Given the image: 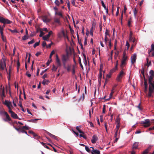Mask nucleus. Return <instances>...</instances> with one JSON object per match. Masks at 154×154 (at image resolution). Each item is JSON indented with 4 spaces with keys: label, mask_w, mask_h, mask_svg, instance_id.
<instances>
[{
    "label": "nucleus",
    "mask_w": 154,
    "mask_h": 154,
    "mask_svg": "<svg viewBox=\"0 0 154 154\" xmlns=\"http://www.w3.org/2000/svg\"><path fill=\"white\" fill-rule=\"evenodd\" d=\"M38 120H39L38 119H32L30 120H29L28 121H29V122H35V121Z\"/></svg>",
    "instance_id": "3c124183"
},
{
    "label": "nucleus",
    "mask_w": 154,
    "mask_h": 154,
    "mask_svg": "<svg viewBox=\"0 0 154 154\" xmlns=\"http://www.w3.org/2000/svg\"><path fill=\"white\" fill-rule=\"evenodd\" d=\"M0 22L4 24L2 26H1L2 31H3V28L5 27V24H11L12 23L11 21L8 19L5 18L1 16H0Z\"/></svg>",
    "instance_id": "f257e3e1"
},
{
    "label": "nucleus",
    "mask_w": 154,
    "mask_h": 154,
    "mask_svg": "<svg viewBox=\"0 0 154 154\" xmlns=\"http://www.w3.org/2000/svg\"><path fill=\"white\" fill-rule=\"evenodd\" d=\"M53 33L52 31H50L48 34L43 37V39L44 40L48 41V38L50 37V35Z\"/></svg>",
    "instance_id": "0eeeda50"
},
{
    "label": "nucleus",
    "mask_w": 154,
    "mask_h": 154,
    "mask_svg": "<svg viewBox=\"0 0 154 154\" xmlns=\"http://www.w3.org/2000/svg\"><path fill=\"white\" fill-rule=\"evenodd\" d=\"M21 128H22V129H23L24 130V129L26 130H28L29 129V127L26 126V125L25 126H23Z\"/></svg>",
    "instance_id": "ea45409f"
},
{
    "label": "nucleus",
    "mask_w": 154,
    "mask_h": 154,
    "mask_svg": "<svg viewBox=\"0 0 154 154\" xmlns=\"http://www.w3.org/2000/svg\"><path fill=\"white\" fill-rule=\"evenodd\" d=\"M56 61L57 63V66H61V63L60 60L57 54H56Z\"/></svg>",
    "instance_id": "2eb2a0df"
},
{
    "label": "nucleus",
    "mask_w": 154,
    "mask_h": 154,
    "mask_svg": "<svg viewBox=\"0 0 154 154\" xmlns=\"http://www.w3.org/2000/svg\"><path fill=\"white\" fill-rule=\"evenodd\" d=\"M109 31L107 29H106V32H105V36H107V35H109Z\"/></svg>",
    "instance_id": "f704fd0d"
},
{
    "label": "nucleus",
    "mask_w": 154,
    "mask_h": 154,
    "mask_svg": "<svg viewBox=\"0 0 154 154\" xmlns=\"http://www.w3.org/2000/svg\"><path fill=\"white\" fill-rule=\"evenodd\" d=\"M133 33L131 31H130V33L129 37V41H131L133 40L132 37Z\"/></svg>",
    "instance_id": "cd10ccee"
},
{
    "label": "nucleus",
    "mask_w": 154,
    "mask_h": 154,
    "mask_svg": "<svg viewBox=\"0 0 154 154\" xmlns=\"http://www.w3.org/2000/svg\"><path fill=\"white\" fill-rule=\"evenodd\" d=\"M54 22L57 23L59 24H60V18H54Z\"/></svg>",
    "instance_id": "a878e982"
},
{
    "label": "nucleus",
    "mask_w": 154,
    "mask_h": 154,
    "mask_svg": "<svg viewBox=\"0 0 154 154\" xmlns=\"http://www.w3.org/2000/svg\"><path fill=\"white\" fill-rule=\"evenodd\" d=\"M34 42H35L34 40V39H33L30 41L28 42V44L29 45H30V44L33 43Z\"/></svg>",
    "instance_id": "5fc2aeb1"
},
{
    "label": "nucleus",
    "mask_w": 154,
    "mask_h": 154,
    "mask_svg": "<svg viewBox=\"0 0 154 154\" xmlns=\"http://www.w3.org/2000/svg\"><path fill=\"white\" fill-rule=\"evenodd\" d=\"M118 69V68H116V67H114L109 72V74L111 75H112V74L115 72Z\"/></svg>",
    "instance_id": "4be33fe9"
},
{
    "label": "nucleus",
    "mask_w": 154,
    "mask_h": 154,
    "mask_svg": "<svg viewBox=\"0 0 154 154\" xmlns=\"http://www.w3.org/2000/svg\"><path fill=\"white\" fill-rule=\"evenodd\" d=\"M2 96H3V97H5V90H4V88H3L2 90Z\"/></svg>",
    "instance_id": "37998d69"
},
{
    "label": "nucleus",
    "mask_w": 154,
    "mask_h": 154,
    "mask_svg": "<svg viewBox=\"0 0 154 154\" xmlns=\"http://www.w3.org/2000/svg\"><path fill=\"white\" fill-rule=\"evenodd\" d=\"M137 10L136 9V8H135L133 10V12L134 16L135 17H136V14L137 13Z\"/></svg>",
    "instance_id": "c756f323"
},
{
    "label": "nucleus",
    "mask_w": 154,
    "mask_h": 154,
    "mask_svg": "<svg viewBox=\"0 0 154 154\" xmlns=\"http://www.w3.org/2000/svg\"><path fill=\"white\" fill-rule=\"evenodd\" d=\"M54 53H55V51H54V50H53L51 51V53L50 55L49 58L50 59H51V57L54 54Z\"/></svg>",
    "instance_id": "79ce46f5"
},
{
    "label": "nucleus",
    "mask_w": 154,
    "mask_h": 154,
    "mask_svg": "<svg viewBox=\"0 0 154 154\" xmlns=\"http://www.w3.org/2000/svg\"><path fill=\"white\" fill-rule=\"evenodd\" d=\"M42 20L45 23H48L50 21V20L48 18L47 16L46 15L42 16Z\"/></svg>",
    "instance_id": "f8f14e48"
},
{
    "label": "nucleus",
    "mask_w": 154,
    "mask_h": 154,
    "mask_svg": "<svg viewBox=\"0 0 154 154\" xmlns=\"http://www.w3.org/2000/svg\"><path fill=\"white\" fill-rule=\"evenodd\" d=\"M11 117L14 119H20V118H19L17 115L14 112H13L11 114Z\"/></svg>",
    "instance_id": "f3484780"
},
{
    "label": "nucleus",
    "mask_w": 154,
    "mask_h": 154,
    "mask_svg": "<svg viewBox=\"0 0 154 154\" xmlns=\"http://www.w3.org/2000/svg\"><path fill=\"white\" fill-rule=\"evenodd\" d=\"M138 144L139 142H134L133 145L132 149L134 150V149H138Z\"/></svg>",
    "instance_id": "dca6fc26"
},
{
    "label": "nucleus",
    "mask_w": 154,
    "mask_h": 154,
    "mask_svg": "<svg viewBox=\"0 0 154 154\" xmlns=\"http://www.w3.org/2000/svg\"><path fill=\"white\" fill-rule=\"evenodd\" d=\"M53 43L51 42V44H49L48 45L46 46L47 48H50L51 47L52 44Z\"/></svg>",
    "instance_id": "338daca9"
},
{
    "label": "nucleus",
    "mask_w": 154,
    "mask_h": 154,
    "mask_svg": "<svg viewBox=\"0 0 154 154\" xmlns=\"http://www.w3.org/2000/svg\"><path fill=\"white\" fill-rule=\"evenodd\" d=\"M47 134L49 136H50L51 137L55 139V140H57V138L56 136H55L54 135H53L52 134H51L49 132L47 131Z\"/></svg>",
    "instance_id": "6ab92c4d"
},
{
    "label": "nucleus",
    "mask_w": 154,
    "mask_h": 154,
    "mask_svg": "<svg viewBox=\"0 0 154 154\" xmlns=\"http://www.w3.org/2000/svg\"><path fill=\"white\" fill-rule=\"evenodd\" d=\"M50 82L48 80L44 79L42 82V84L45 85H48V83Z\"/></svg>",
    "instance_id": "393cba45"
},
{
    "label": "nucleus",
    "mask_w": 154,
    "mask_h": 154,
    "mask_svg": "<svg viewBox=\"0 0 154 154\" xmlns=\"http://www.w3.org/2000/svg\"><path fill=\"white\" fill-rule=\"evenodd\" d=\"M132 19V18L130 17V18L128 20V25L129 26H130L131 24V20Z\"/></svg>",
    "instance_id": "a19ab883"
},
{
    "label": "nucleus",
    "mask_w": 154,
    "mask_h": 154,
    "mask_svg": "<svg viewBox=\"0 0 154 154\" xmlns=\"http://www.w3.org/2000/svg\"><path fill=\"white\" fill-rule=\"evenodd\" d=\"M6 60L3 58L0 62V69L1 68L2 70H4V68L6 67Z\"/></svg>",
    "instance_id": "39448f33"
},
{
    "label": "nucleus",
    "mask_w": 154,
    "mask_h": 154,
    "mask_svg": "<svg viewBox=\"0 0 154 154\" xmlns=\"http://www.w3.org/2000/svg\"><path fill=\"white\" fill-rule=\"evenodd\" d=\"M28 38V37L26 35H25L22 37V39L23 40H25Z\"/></svg>",
    "instance_id": "de8ad7c7"
},
{
    "label": "nucleus",
    "mask_w": 154,
    "mask_h": 154,
    "mask_svg": "<svg viewBox=\"0 0 154 154\" xmlns=\"http://www.w3.org/2000/svg\"><path fill=\"white\" fill-rule=\"evenodd\" d=\"M46 45V43L45 41H43L42 43V46L43 47H45Z\"/></svg>",
    "instance_id": "774afa93"
},
{
    "label": "nucleus",
    "mask_w": 154,
    "mask_h": 154,
    "mask_svg": "<svg viewBox=\"0 0 154 154\" xmlns=\"http://www.w3.org/2000/svg\"><path fill=\"white\" fill-rule=\"evenodd\" d=\"M47 74H45L42 77V78L43 79H45V78H47Z\"/></svg>",
    "instance_id": "69168bd1"
},
{
    "label": "nucleus",
    "mask_w": 154,
    "mask_h": 154,
    "mask_svg": "<svg viewBox=\"0 0 154 154\" xmlns=\"http://www.w3.org/2000/svg\"><path fill=\"white\" fill-rule=\"evenodd\" d=\"M120 127V125L116 124V128L115 129L116 131H118Z\"/></svg>",
    "instance_id": "09e8293b"
},
{
    "label": "nucleus",
    "mask_w": 154,
    "mask_h": 154,
    "mask_svg": "<svg viewBox=\"0 0 154 154\" xmlns=\"http://www.w3.org/2000/svg\"><path fill=\"white\" fill-rule=\"evenodd\" d=\"M55 15H58L62 17H63V15H62V13L60 12H58V11H55Z\"/></svg>",
    "instance_id": "bb28decb"
},
{
    "label": "nucleus",
    "mask_w": 154,
    "mask_h": 154,
    "mask_svg": "<svg viewBox=\"0 0 154 154\" xmlns=\"http://www.w3.org/2000/svg\"><path fill=\"white\" fill-rule=\"evenodd\" d=\"M119 115L117 116L116 119V124L120 125V119L119 117Z\"/></svg>",
    "instance_id": "5701e85b"
},
{
    "label": "nucleus",
    "mask_w": 154,
    "mask_h": 154,
    "mask_svg": "<svg viewBox=\"0 0 154 154\" xmlns=\"http://www.w3.org/2000/svg\"><path fill=\"white\" fill-rule=\"evenodd\" d=\"M101 4H102V6L105 9H106V6L104 4L103 1L102 0L101 1Z\"/></svg>",
    "instance_id": "8fccbe9b"
},
{
    "label": "nucleus",
    "mask_w": 154,
    "mask_h": 154,
    "mask_svg": "<svg viewBox=\"0 0 154 154\" xmlns=\"http://www.w3.org/2000/svg\"><path fill=\"white\" fill-rule=\"evenodd\" d=\"M85 149L88 152H89L90 151V149L89 147L87 146H85Z\"/></svg>",
    "instance_id": "603ef678"
},
{
    "label": "nucleus",
    "mask_w": 154,
    "mask_h": 154,
    "mask_svg": "<svg viewBox=\"0 0 154 154\" xmlns=\"http://www.w3.org/2000/svg\"><path fill=\"white\" fill-rule=\"evenodd\" d=\"M152 147V146H149L146 149L142 152L141 154H148Z\"/></svg>",
    "instance_id": "4468645a"
},
{
    "label": "nucleus",
    "mask_w": 154,
    "mask_h": 154,
    "mask_svg": "<svg viewBox=\"0 0 154 154\" xmlns=\"http://www.w3.org/2000/svg\"><path fill=\"white\" fill-rule=\"evenodd\" d=\"M98 139V137L96 135H94L92 137V138L91 140V143L93 144L95 143L97 140Z\"/></svg>",
    "instance_id": "ddd939ff"
},
{
    "label": "nucleus",
    "mask_w": 154,
    "mask_h": 154,
    "mask_svg": "<svg viewBox=\"0 0 154 154\" xmlns=\"http://www.w3.org/2000/svg\"><path fill=\"white\" fill-rule=\"evenodd\" d=\"M106 111V105H104L103 106V111L102 112L103 113H105Z\"/></svg>",
    "instance_id": "49530a36"
},
{
    "label": "nucleus",
    "mask_w": 154,
    "mask_h": 154,
    "mask_svg": "<svg viewBox=\"0 0 154 154\" xmlns=\"http://www.w3.org/2000/svg\"><path fill=\"white\" fill-rule=\"evenodd\" d=\"M137 55L136 54H134L132 55L131 57V62L132 64L134 63L136 59Z\"/></svg>",
    "instance_id": "1a4fd4ad"
},
{
    "label": "nucleus",
    "mask_w": 154,
    "mask_h": 154,
    "mask_svg": "<svg viewBox=\"0 0 154 154\" xmlns=\"http://www.w3.org/2000/svg\"><path fill=\"white\" fill-rule=\"evenodd\" d=\"M108 38H107V36H105L104 39V41L106 44H107V41L108 40Z\"/></svg>",
    "instance_id": "13d9d810"
},
{
    "label": "nucleus",
    "mask_w": 154,
    "mask_h": 154,
    "mask_svg": "<svg viewBox=\"0 0 154 154\" xmlns=\"http://www.w3.org/2000/svg\"><path fill=\"white\" fill-rule=\"evenodd\" d=\"M118 131L116 132V131L114 135L115 137H119V135H118Z\"/></svg>",
    "instance_id": "4d7b16f0"
},
{
    "label": "nucleus",
    "mask_w": 154,
    "mask_h": 154,
    "mask_svg": "<svg viewBox=\"0 0 154 154\" xmlns=\"http://www.w3.org/2000/svg\"><path fill=\"white\" fill-rule=\"evenodd\" d=\"M141 103H140L139 104V105L138 106H136V107L137 108L140 110H141L142 109V107L140 106Z\"/></svg>",
    "instance_id": "58836bf2"
},
{
    "label": "nucleus",
    "mask_w": 154,
    "mask_h": 154,
    "mask_svg": "<svg viewBox=\"0 0 154 154\" xmlns=\"http://www.w3.org/2000/svg\"><path fill=\"white\" fill-rule=\"evenodd\" d=\"M78 61H79V63L80 64V66L81 67L82 69H83V67L81 63V58L80 57H79V59H78Z\"/></svg>",
    "instance_id": "473e14b6"
},
{
    "label": "nucleus",
    "mask_w": 154,
    "mask_h": 154,
    "mask_svg": "<svg viewBox=\"0 0 154 154\" xmlns=\"http://www.w3.org/2000/svg\"><path fill=\"white\" fill-rule=\"evenodd\" d=\"M148 81L149 84L152 86L154 89V76H149Z\"/></svg>",
    "instance_id": "20e7f679"
},
{
    "label": "nucleus",
    "mask_w": 154,
    "mask_h": 154,
    "mask_svg": "<svg viewBox=\"0 0 154 154\" xmlns=\"http://www.w3.org/2000/svg\"><path fill=\"white\" fill-rule=\"evenodd\" d=\"M45 34V33H44V32H43L42 31H40V34L39 35V36L40 37H42V35H44V34Z\"/></svg>",
    "instance_id": "052dcab7"
},
{
    "label": "nucleus",
    "mask_w": 154,
    "mask_h": 154,
    "mask_svg": "<svg viewBox=\"0 0 154 154\" xmlns=\"http://www.w3.org/2000/svg\"><path fill=\"white\" fill-rule=\"evenodd\" d=\"M85 99V96L84 94H82V96H81L79 100V101L82 100L83 101Z\"/></svg>",
    "instance_id": "c9c22d12"
},
{
    "label": "nucleus",
    "mask_w": 154,
    "mask_h": 154,
    "mask_svg": "<svg viewBox=\"0 0 154 154\" xmlns=\"http://www.w3.org/2000/svg\"><path fill=\"white\" fill-rule=\"evenodd\" d=\"M143 126L145 127H147L150 125V122L149 119H146L143 121L141 123Z\"/></svg>",
    "instance_id": "423d86ee"
},
{
    "label": "nucleus",
    "mask_w": 154,
    "mask_h": 154,
    "mask_svg": "<svg viewBox=\"0 0 154 154\" xmlns=\"http://www.w3.org/2000/svg\"><path fill=\"white\" fill-rule=\"evenodd\" d=\"M4 104L7 106L8 107H10V106L11 104V103L10 102H9L8 100H5Z\"/></svg>",
    "instance_id": "412c9836"
},
{
    "label": "nucleus",
    "mask_w": 154,
    "mask_h": 154,
    "mask_svg": "<svg viewBox=\"0 0 154 154\" xmlns=\"http://www.w3.org/2000/svg\"><path fill=\"white\" fill-rule=\"evenodd\" d=\"M150 76H154V71L153 70H151L149 72Z\"/></svg>",
    "instance_id": "c03bdc74"
},
{
    "label": "nucleus",
    "mask_w": 154,
    "mask_h": 154,
    "mask_svg": "<svg viewBox=\"0 0 154 154\" xmlns=\"http://www.w3.org/2000/svg\"><path fill=\"white\" fill-rule=\"evenodd\" d=\"M4 114L6 116V118L4 119L3 120L4 121L6 122H7L8 121H11V119L10 117L8 115V113L6 112H4Z\"/></svg>",
    "instance_id": "9d476101"
},
{
    "label": "nucleus",
    "mask_w": 154,
    "mask_h": 154,
    "mask_svg": "<svg viewBox=\"0 0 154 154\" xmlns=\"http://www.w3.org/2000/svg\"><path fill=\"white\" fill-rule=\"evenodd\" d=\"M29 72L27 71L26 72V75H27L28 77H30L31 76V75L28 73Z\"/></svg>",
    "instance_id": "680f3d73"
},
{
    "label": "nucleus",
    "mask_w": 154,
    "mask_h": 154,
    "mask_svg": "<svg viewBox=\"0 0 154 154\" xmlns=\"http://www.w3.org/2000/svg\"><path fill=\"white\" fill-rule=\"evenodd\" d=\"M0 32L1 35V38L3 41L6 42V38L5 37H4L3 35V32L2 31V29L0 25Z\"/></svg>",
    "instance_id": "6e6552de"
},
{
    "label": "nucleus",
    "mask_w": 154,
    "mask_h": 154,
    "mask_svg": "<svg viewBox=\"0 0 154 154\" xmlns=\"http://www.w3.org/2000/svg\"><path fill=\"white\" fill-rule=\"evenodd\" d=\"M69 59V57L68 54H63L62 55L61 60L64 66H65L66 62Z\"/></svg>",
    "instance_id": "f03ea898"
},
{
    "label": "nucleus",
    "mask_w": 154,
    "mask_h": 154,
    "mask_svg": "<svg viewBox=\"0 0 154 154\" xmlns=\"http://www.w3.org/2000/svg\"><path fill=\"white\" fill-rule=\"evenodd\" d=\"M140 71L141 72V74L143 75L144 78H145V75H144V70L143 68H142V69L140 70Z\"/></svg>",
    "instance_id": "4c0bfd02"
},
{
    "label": "nucleus",
    "mask_w": 154,
    "mask_h": 154,
    "mask_svg": "<svg viewBox=\"0 0 154 154\" xmlns=\"http://www.w3.org/2000/svg\"><path fill=\"white\" fill-rule=\"evenodd\" d=\"M127 58V56H125V52H124L123 53V56L122 58V61L121 63L122 64H125V61Z\"/></svg>",
    "instance_id": "9b49d317"
},
{
    "label": "nucleus",
    "mask_w": 154,
    "mask_h": 154,
    "mask_svg": "<svg viewBox=\"0 0 154 154\" xmlns=\"http://www.w3.org/2000/svg\"><path fill=\"white\" fill-rule=\"evenodd\" d=\"M91 154H100V151L97 149L92 150L91 151Z\"/></svg>",
    "instance_id": "a211bd4d"
},
{
    "label": "nucleus",
    "mask_w": 154,
    "mask_h": 154,
    "mask_svg": "<svg viewBox=\"0 0 154 154\" xmlns=\"http://www.w3.org/2000/svg\"><path fill=\"white\" fill-rule=\"evenodd\" d=\"M146 65L147 66H149L150 64H151V61H150L149 62V59L148 58H147L146 59Z\"/></svg>",
    "instance_id": "7c9ffc66"
},
{
    "label": "nucleus",
    "mask_w": 154,
    "mask_h": 154,
    "mask_svg": "<svg viewBox=\"0 0 154 154\" xmlns=\"http://www.w3.org/2000/svg\"><path fill=\"white\" fill-rule=\"evenodd\" d=\"M40 41L38 42H36L34 45L33 47L34 48H35L37 46H38L39 45Z\"/></svg>",
    "instance_id": "a18cd8bd"
},
{
    "label": "nucleus",
    "mask_w": 154,
    "mask_h": 154,
    "mask_svg": "<svg viewBox=\"0 0 154 154\" xmlns=\"http://www.w3.org/2000/svg\"><path fill=\"white\" fill-rule=\"evenodd\" d=\"M125 75V72L122 70L118 75L116 78V80L118 82H121L122 78L123 76Z\"/></svg>",
    "instance_id": "7ed1b4c3"
},
{
    "label": "nucleus",
    "mask_w": 154,
    "mask_h": 154,
    "mask_svg": "<svg viewBox=\"0 0 154 154\" xmlns=\"http://www.w3.org/2000/svg\"><path fill=\"white\" fill-rule=\"evenodd\" d=\"M76 129L79 133H82V134H84V132L79 129V127L76 126Z\"/></svg>",
    "instance_id": "2f4dec72"
},
{
    "label": "nucleus",
    "mask_w": 154,
    "mask_h": 154,
    "mask_svg": "<svg viewBox=\"0 0 154 154\" xmlns=\"http://www.w3.org/2000/svg\"><path fill=\"white\" fill-rule=\"evenodd\" d=\"M17 71L18 70V69L19 68V66H20V62H19V60H18L17 62Z\"/></svg>",
    "instance_id": "e2e57ef3"
},
{
    "label": "nucleus",
    "mask_w": 154,
    "mask_h": 154,
    "mask_svg": "<svg viewBox=\"0 0 154 154\" xmlns=\"http://www.w3.org/2000/svg\"><path fill=\"white\" fill-rule=\"evenodd\" d=\"M118 60H117L116 62V63L115 66V67L116 68H118Z\"/></svg>",
    "instance_id": "0e129e2a"
},
{
    "label": "nucleus",
    "mask_w": 154,
    "mask_h": 154,
    "mask_svg": "<svg viewBox=\"0 0 154 154\" xmlns=\"http://www.w3.org/2000/svg\"><path fill=\"white\" fill-rule=\"evenodd\" d=\"M114 91H112V90L111 91V92L109 94V98H107V99H106V100L107 101H108L110 100V99L112 98V96L113 94L114 93Z\"/></svg>",
    "instance_id": "b1692460"
},
{
    "label": "nucleus",
    "mask_w": 154,
    "mask_h": 154,
    "mask_svg": "<svg viewBox=\"0 0 154 154\" xmlns=\"http://www.w3.org/2000/svg\"><path fill=\"white\" fill-rule=\"evenodd\" d=\"M55 3L57 6H58L60 5V3L58 0H56L55 1Z\"/></svg>",
    "instance_id": "6e6d98bb"
},
{
    "label": "nucleus",
    "mask_w": 154,
    "mask_h": 154,
    "mask_svg": "<svg viewBox=\"0 0 154 154\" xmlns=\"http://www.w3.org/2000/svg\"><path fill=\"white\" fill-rule=\"evenodd\" d=\"M95 28V24L93 23L92 25V27L90 31H93Z\"/></svg>",
    "instance_id": "72a5a7b5"
},
{
    "label": "nucleus",
    "mask_w": 154,
    "mask_h": 154,
    "mask_svg": "<svg viewBox=\"0 0 154 154\" xmlns=\"http://www.w3.org/2000/svg\"><path fill=\"white\" fill-rule=\"evenodd\" d=\"M154 51V44H152L151 46V49L148 50V54H150V53Z\"/></svg>",
    "instance_id": "aec40b11"
},
{
    "label": "nucleus",
    "mask_w": 154,
    "mask_h": 154,
    "mask_svg": "<svg viewBox=\"0 0 154 154\" xmlns=\"http://www.w3.org/2000/svg\"><path fill=\"white\" fill-rule=\"evenodd\" d=\"M149 92L150 93H152L153 89L151 88L150 86L149 87Z\"/></svg>",
    "instance_id": "864d4df0"
},
{
    "label": "nucleus",
    "mask_w": 154,
    "mask_h": 154,
    "mask_svg": "<svg viewBox=\"0 0 154 154\" xmlns=\"http://www.w3.org/2000/svg\"><path fill=\"white\" fill-rule=\"evenodd\" d=\"M58 66H56L55 65H53V68H52V70L53 71H56L57 69V67Z\"/></svg>",
    "instance_id": "e433bc0d"
},
{
    "label": "nucleus",
    "mask_w": 154,
    "mask_h": 154,
    "mask_svg": "<svg viewBox=\"0 0 154 154\" xmlns=\"http://www.w3.org/2000/svg\"><path fill=\"white\" fill-rule=\"evenodd\" d=\"M8 108L9 109V112L11 114L12 113H13V112H13L11 108L10 107H8Z\"/></svg>",
    "instance_id": "bf43d9fd"
},
{
    "label": "nucleus",
    "mask_w": 154,
    "mask_h": 154,
    "mask_svg": "<svg viewBox=\"0 0 154 154\" xmlns=\"http://www.w3.org/2000/svg\"><path fill=\"white\" fill-rule=\"evenodd\" d=\"M33 137L35 139H36L37 140L39 139L40 138V137L38 136V135L35 134V133H34L33 134Z\"/></svg>",
    "instance_id": "c85d7f7f"
}]
</instances>
